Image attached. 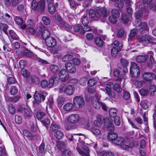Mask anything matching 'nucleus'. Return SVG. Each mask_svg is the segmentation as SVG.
<instances>
[{
    "mask_svg": "<svg viewBox=\"0 0 156 156\" xmlns=\"http://www.w3.org/2000/svg\"><path fill=\"white\" fill-rule=\"evenodd\" d=\"M137 30L135 29H133L131 30L128 39L129 41H131L132 39L135 37L137 33Z\"/></svg>",
    "mask_w": 156,
    "mask_h": 156,
    "instance_id": "c756f323",
    "label": "nucleus"
},
{
    "mask_svg": "<svg viewBox=\"0 0 156 156\" xmlns=\"http://www.w3.org/2000/svg\"><path fill=\"white\" fill-rule=\"evenodd\" d=\"M125 142V140L123 137H118V136L113 143L117 145L121 146L123 144H124Z\"/></svg>",
    "mask_w": 156,
    "mask_h": 156,
    "instance_id": "bb28decb",
    "label": "nucleus"
},
{
    "mask_svg": "<svg viewBox=\"0 0 156 156\" xmlns=\"http://www.w3.org/2000/svg\"><path fill=\"white\" fill-rule=\"evenodd\" d=\"M89 15L91 18H95V20H97L101 16V10L97 9L94 10L93 9H90L89 12Z\"/></svg>",
    "mask_w": 156,
    "mask_h": 156,
    "instance_id": "1a4fd4ad",
    "label": "nucleus"
},
{
    "mask_svg": "<svg viewBox=\"0 0 156 156\" xmlns=\"http://www.w3.org/2000/svg\"><path fill=\"white\" fill-rule=\"evenodd\" d=\"M94 43L98 46L101 47L103 46L104 43L102 39L99 37H96L94 39Z\"/></svg>",
    "mask_w": 156,
    "mask_h": 156,
    "instance_id": "72a5a7b5",
    "label": "nucleus"
},
{
    "mask_svg": "<svg viewBox=\"0 0 156 156\" xmlns=\"http://www.w3.org/2000/svg\"><path fill=\"white\" fill-rule=\"evenodd\" d=\"M74 105L71 103H67L63 107V110L68 112L72 111Z\"/></svg>",
    "mask_w": 156,
    "mask_h": 156,
    "instance_id": "412c9836",
    "label": "nucleus"
},
{
    "mask_svg": "<svg viewBox=\"0 0 156 156\" xmlns=\"http://www.w3.org/2000/svg\"><path fill=\"white\" fill-rule=\"evenodd\" d=\"M23 53L26 56L37 60L40 63L44 64L47 63V62L46 60L37 57L35 54L33 53L30 50H28L27 48H25L23 50Z\"/></svg>",
    "mask_w": 156,
    "mask_h": 156,
    "instance_id": "39448f33",
    "label": "nucleus"
},
{
    "mask_svg": "<svg viewBox=\"0 0 156 156\" xmlns=\"http://www.w3.org/2000/svg\"><path fill=\"white\" fill-rule=\"evenodd\" d=\"M82 22L84 26H87L89 23V20L87 16H84L82 20Z\"/></svg>",
    "mask_w": 156,
    "mask_h": 156,
    "instance_id": "5fc2aeb1",
    "label": "nucleus"
},
{
    "mask_svg": "<svg viewBox=\"0 0 156 156\" xmlns=\"http://www.w3.org/2000/svg\"><path fill=\"white\" fill-rule=\"evenodd\" d=\"M46 6L45 0H40L38 2H32L31 4V8L33 9L37 10L40 12H44Z\"/></svg>",
    "mask_w": 156,
    "mask_h": 156,
    "instance_id": "7ed1b4c3",
    "label": "nucleus"
},
{
    "mask_svg": "<svg viewBox=\"0 0 156 156\" xmlns=\"http://www.w3.org/2000/svg\"><path fill=\"white\" fill-rule=\"evenodd\" d=\"M154 76V74L152 73L146 72L144 73L143 78L144 80L150 81L152 80Z\"/></svg>",
    "mask_w": 156,
    "mask_h": 156,
    "instance_id": "a211bd4d",
    "label": "nucleus"
},
{
    "mask_svg": "<svg viewBox=\"0 0 156 156\" xmlns=\"http://www.w3.org/2000/svg\"><path fill=\"white\" fill-rule=\"evenodd\" d=\"M20 96L17 95L15 97H13L10 98L9 100V101L12 102H17L20 99Z\"/></svg>",
    "mask_w": 156,
    "mask_h": 156,
    "instance_id": "13d9d810",
    "label": "nucleus"
},
{
    "mask_svg": "<svg viewBox=\"0 0 156 156\" xmlns=\"http://www.w3.org/2000/svg\"><path fill=\"white\" fill-rule=\"evenodd\" d=\"M138 24V27L141 26V28L144 30H146L147 31H148L149 29L148 27L147 24L145 23H141V22L139 23Z\"/></svg>",
    "mask_w": 156,
    "mask_h": 156,
    "instance_id": "4d7b16f0",
    "label": "nucleus"
},
{
    "mask_svg": "<svg viewBox=\"0 0 156 156\" xmlns=\"http://www.w3.org/2000/svg\"><path fill=\"white\" fill-rule=\"evenodd\" d=\"M101 102H100L96 97L92 100V105L93 107L96 109H99L101 106Z\"/></svg>",
    "mask_w": 156,
    "mask_h": 156,
    "instance_id": "6ab92c4d",
    "label": "nucleus"
},
{
    "mask_svg": "<svg viewBox=\"0 0 156 156\" xmlns=\"http://www.w3.org/2000/svg\"><path fill=\"white\" fill-rule=\"evenodd\" d=\"M105 125L107 129L109 131L108 135V139L112 143H114L115 140L117 138L118 135L115 132L112 131L115 129L114 125L112 122V120L109 118H106L105 119Z\"/></svg>",
    "mask_w": 156,
    "mask_h": 156,
    "instance_id": "f257e3e1",
    "label": "nucleus"
},
{
    "mask_svg": "<svg viewBox=\"0 0 156 156\" xmlns=\"http://www.w3.org/2000/svg\"><path fill=\"white\" fill-rule=\"evenodd\" d=\"M115 6L119 8H122L124 6V3L122 0H118L115 3Z\"/></svg>",
    "mask_w": 156,
    "mask_h": 156,
    "instance_id": "c03bdc74",
    "label": "nucleus"
},
{
    "mask_svg": "<svg viewBox=\"0 0 156 156\" xmlns=\"http://www.w3.org/2000/svg\"><path fill=\"white\" fill-rule=\"evenodd\" d=\"M120 61L121 67L119 66H118L120 69L122 68V67L128 66L129 62L127 60L124 58H122L120 59Z\"/></svg>",
    "mask_w": 156,
    "mask_h": 156,
    "instance_id": "4c0bfd02",
    "label": "nucleus"
},
{
    "mask_svg": "<svg viewBox=\"0 0 156 156\" xmlns=\"http://www.w3.org/2000/svg\"><path fill=\"white\" fill-rule=\"evenodd\" d=\"M80 120V117L78 114H72L68 117V121L72 123H75L79 122Z\"/></svg>",
    "mask_w": 156,
    "mask_h": 156,
    "instance_id": "9d476101",
    "label": "nucleus"
},
{
    "mask_svg": "<svg viewBox=\"0 0 156 156\" xmlns=\"http://www.w3.org/2000/svg\"><path fill=\"white\" fill-rule=\"evenodd\" d=\"M67 144L66 140H65L64 142L59 141L57 143V147L59 149L61 150L65 148Z\"/></svg>",
    "mask_w": 156,
    "mask_h": 156,
    "instance_id": "c85d7f7f",
    "label": "nucleus"
},
{
    "mask_svg": "<svg viewBox=\"0 0 156 156\" xmlns=\"http://www.w3.org/2000/svg\"><path fill=\"white\" fill-rule=\"evenodd\" d=\"M117 110L114 108H112L109 110V113L110 116L111 118H115L117 116Z\"/></svg>",
    "mask_w": 156,
    "mask_h": 156,
    "instance_id": "473e14b6",
    "label": "nucleus"
},
{
    "mask_svg": "<svg viewBox=\"0 0 156 156\" xmlns=\"http://www.w3.org/2000/svg\"><path fill=\"white\" fill-rule=\"evenodd\" d=\"M41 85L44 88H49L48 81L46 80H43L41 81Z\"/></svg>",
    "mask_w": 156,
    "mask_h": 156,
    "instance_id": "58836bf2",
    "label": "nucleus"
},
{
    "mask_svg": "<svg viewBox=\"0 0 156 156\" xmlns=\"http://www.w3.org/2000/svg\"><path fill=\"white\" fill-rule=\"evenodd\" d=\"M18 91V89L15 86L11 87L10 90V93L11 95H14L16 94L17 93Z\"/></svg>",
    "mask_w": 156,
    "mask_h": 156,
    "instance_id": "603ef678",
    "label": "nucleus"
},
{
    "mask_svg": "<svg viewBox=\"0 0 156 156\" xmlns=\"http://www.w3.org/2000/svg\"><path fill=\"white\" fill-rule=\"evenodd\" d=\"M46 45L49 47H53L56 44V41L55 38L52 37H49L45 40Z\"/></svg>",
    "mask_w": 156,
    "mask_h": 156,
    "instance_id": "f8f14e48",
    "label": "nucleus"
},
{
    "mask_svg": "<svg viewBox=\"0 0 156 156\" xmlns=\"http://www.w3.org/2000/svg\"><path fill=\"white\" fill-rule=\"evenodd\" d=\"M15 23L18 25L21 26V28L23 29H25L26 27V25L24 23L22 18L19 16H16L14 18Z\"/></svg>",
    "mask_w": 156,
    "mask_h": 156,
    "instance_id": "4468645a",
    "label": "nucleus"
},
{
    "mask_svg": "<svg viewBox=\"0 0 156 156\" xmlns=\"http://www.w3.org/2000/svg\"><path fill=\"white\" fill-rule=\"evenodd\" d=\"M27 108V107L24 105H19L17 111L23 113V112Z\"/></svg>",
    "mask_w": 156,
    "mask_h": 156,
    "instance_id": "052dcab7",
    "label": "nucleus"
},
{
    "mask_svg": "<svg viewBox=\"0 0 156 156\" xmlns=\"http://www.w3.org/2000/svg\"><path fill=\"white\" fill-rule=\"evenodd\" d=\"M59 89L61 93H64L68 95L73 94L75 91V88L73 86L69 85L66 86L64 84L61 85Z\"/></svg>",
    "mask_w": 156,
    "mask_h": 156,
    "instance_id": "20e7f679",
    "label": "nucleus"
},
{
    "mask_svg": "<svg viewBox=\"0 0 156 156\" xmlns=\"http://www.w3.org/2000/svg\"><path fill=\"white\" fill-rule=\"evenodd\" d=\"M46 115L45 113L39 111L36 114V117L38 119H41Z\"/></svg>",
    "mask_w": 156,
    "mask_h": 156,
    "instance_id": "8fccbe9b",
    "label": "nucleus"
},
{
    "mask_svg": "<svg viewBox=\"0 0 156 156\" xmlns=\"http://www.w3.org/2000/svg\"><path fill=\"white\" fill-rule=\"evenodd\" d=\"M24 116L25 118H30L32 115L30 109L27 108L23 112Z\"/></svg>",
    "mask_w": 156,
    "mask_h": 156,
    "instance_id": "49530a36",
    "label": "nucleus"
},
{
    "mask_svg": "<svg viewBox=\"0 0 156 156\" xmlns=\"http://www.w3.org/2000/svg\"><path fill=\"white\" fill-rule=\"evenodd\" d=\"M31 80L32 83L34 84H38L40 82L39 77L35 75L31 76Z\"/></svg>",
    "mask_w": 156,
    "mask_h": 156,
    "instance_id": "7c9ffc66",
    "label": "nucleus"
},
{
    "mask_svg": "<svg viewBox=\"0 0 156 156\" xmlns=\"http://www.w3.org/2000/svg\"><path fill=\"white\" fill-rule=\"evenodd\" d=\"M59 77L61 81H65L69 79L68 73L66 70L62 69L59 73Z\"/></svg>",
    "mask_w": 156,
    "mask_h": 156,
    "instance_id": "9b49d317",
    "label": "nucleus"
},
{
    "mask_svg": "<svg viewBox=\"0 0 156 156\" xmlns=\"http://www.w3.org/2000/svg\"><path fill=\"white\" fill-rule=\"evenodd\" d=\"M122 48V44H119V46L116 47H113L111 49L112 55L113 56H115L116 55L117 53Z\"/></svg>",
    "mask_w": 156,
    "mask_h": 156,
    "instance_id": "5701e85b",
    "label": "nucleus"
},
{
    "mask_svg": "<svg viewBox=\"0 0 156 156\" xmlns=\"http://www.w3.org/2000/svg\"><path fill=\"white\" fill-rule=\"evenodd\" d=\"M9 35L10 37L13 39L15 40H18L19 37L18 35L12 30L9 31Z\"/></svg>",
    "mask_w": 156,
    "mask_h": 156,
    "instance_id": "a18cd8bd",
    "label": "nucleus"
},
{
    "mask_svg": "<svg viewBox=\"0 0 156 156\" xmlns=\"http://www.w3.org/2000/svg\"><path fill=\"white\" fill-rule=\"evenodd\" d=\"M96 83V81L94 78H92L88 80L87 84L89 86H94Z\"/></svg>",
    "mask_w": 156,
    "mask_h": 156,
    "instance_id": "338daca9",
    "label": "nucleus"
},
{
    "mask_svg": "<svg viewBox=\"0 0 156 156\" xmlns=\"http://www.w3.org/2000/svg\"><path fill=\"white\" fill-rule=\"evenodd\" d=\"M98 126L94 125L91 129L92 133L95 135H99L101 133V130L99 129Z\"/></svg>",
    "mask_w": 156,
    "mask_h": 156,
    "instance_id": "393cba45",
    "label": "nucleus"
},
{
    "mask_svg": "<svg viewBox=\"0 0 156 156\" xmlns=\"http://www.w3.org/2000/svg\"><path fill=\"white\" fill-rule=\"evenodd\" d=\"M130 73L132 77L137 78L140 75L139 68L135 62H131L130 66Z\"/></svg>",
    "mask_w": 156,
    "mask_h": 156,
    "instance_id": "423d86ee",
    "label": "nucleus"
},
{
    "mask_svg": "<svg viewBox=\"0 0 156 156\" xmlns=\"http://www.w3.org/2000/svg\"><path fill=\"white\" fill-rule=\"evenodd\" d=\"M54 134L55 137L58 140L62 139L64 136L63 133L60 130H57Z\"/></svg>",
    "mask_w": 156,
    "mask_h": 156,
    "instance_id": "cd10ccee",
    "label": "nucleus"
},
{
    "mask_svg": "<svg viewBox=\"0 0 156 156\" xmlns=\"http://www.w3.org/2000/svg\"><path fill=\"white\" fill-rule=\"evenodd\" d=\"M50 33L49 31L48 30H44L42 32L41 36L43 39L45 40L49 37H50Z\"/></svg>",
    "mask_w": 156,
    "mask_h": 156,
    "instance_id": "a878e982",
    "label": "nucleus"
},
{
    "mask_svg": "<svg viewBox=\"0 0 156 156\" xmlns=\"http://www.w3.org/2000/svg\"><path fill=\"white\" fill-rule=\"evenodd\" d=\"M130 17L129 15L123 13L122 15L121 20L124 23H126L129 21Z\"/></svg>",
    "mask_w": 156,
    "mask_h": 156,
    "instance_id": "e433bc0d",
    "label": "nucleus"
},
{
    "mask_svg": "<svg viewBox=\"0 0 156 156\" xmlns=\"http://www.w3.org/2000/svg\"><path fill=\"white\" fill-rule=\"evenodd\" d=\"M147 59L146 55H140L136 58V61L139 63H143Z\"/></svg>",
    "mask_w": 156,
    "mask_h": 156,
    "instance_id": "2f4dec72",
    "label": "nucleus"
},
{
    "mask_svg": "<svg viewBox=\"0 0 156 156\" xmlns=\"http://www.w3.org/2000/svg\"><path fill=\"white\" fill-rule=\"evenodd\" d=\"M42 20L43 23L46 25L49 24L50 22V18L48 16H43L42 18Z\"/></svg>",
    "mask_w": 156,
    "mask_h": 156,
    "instance_id": "864d4df0",
    "label": "nucleus"
},
{
    "mask_svg": "<svg viewBox=\"0 0 156 156\" xmlns=\"http://www.w3.org/2000/svg\"><path fill=\"white\" fill-rule=\"evenodd\" d=\"M97 119L95 120L94 121V124L98 126H99L102 122L101 117L100 115H98L97 116Z\"/></svg>",
    "mask_w": 156,
    "mask_h": 156,
    "instance_id": "6e6d98bb",
    "label": "nucleus"
},
{
    "mask_svg": "<svg viewBox=\"0 0 156 156\" xmlns=\"http://www.w3.org/2000/svg\"><path fill=\"white\" fill-rule=\"evenodd\" d=\"M21 69L22 70L20 72L21 74L25 78H29L30 76V73L25 69Z\"/></svg>",
    "mask_w": 156,
    "mask_h": 156,
    "instance_id": "f704fd0d",
    "label": "nucleus"
},
{
    "mask_svg": "<svg viewBox=\"0 0 156 156\" xmlns=\"http://www.w3.org/2000/svg\"><path fill=\"white\" fill-rule=\"evenodd\" d=\"M54 1L52 0V1L47 2L48 3V10L51 14L54 13L55 10V6L54 5Z\"/></svg>",
    "mask_w": 156,
    "mask_h": 156,
    "instance_id": "4be33fe9",
    "label": "nucleus"
},
{
    "mask_svg": "<svg viewBox=\"0 0 156 156\" xmlns=\"http://www.w3.org/2000/svg\"><path fill=\"white\" fill-rule=\"evenodd\" d=\"M126 32L124 29H121L119 30L117 34V36L119 38H121L125 37L126 35Z\"/></svg>",
    "mask_w": 156,
    "mask_h": 156,
    "instance_id": "c9c22d12",
    "label": "nucleus"
},
{
    "mask_svg": "<svg viewBox=\"0 0 156 156\" xmlns=\"http://www.w3.org/2000/svg\"><path fill=\"white\" fill-rule=\"evenodd\" d=\"M111 14L112 16L117 18H118L120 15L119 11L115 9H112L111 11Z\"/></svg>",
    "mask_w": 156,
    "mask_h": 156,
    "instance_id": "79ce46f5",
    "label": "nucleus"
},
{
    "mask_svg": "<svg viewBox=\"0 0 156 156\" xmlns=\"http://www.w3.org/2000/svg\"><path fill=\"white\" fill-rule=\"evenodd\" d=\"M142 5H143V7L141 9V10H140L138 12H136V13H135V17L137 20V21L139 23L141 22L140 18L141 17L142 15V12H141L144 11L145 9L144 5L143 4Z\"/></svg>",
    "mask_w": 156,
    "mask_h": 156,
    "instance_id": "b1692460",
    "label": "nucleus"
},
{
    "mask_svg": "<svg viewBox=\"0 0 156 156\" xmlns=\"http://www.w3.org/2000/svg\"><path fill=\"white\" fill-rule=\"evenodd\" d=\"M71 153V151L66 149L62 152V156H70Z\"/></svg>",
    "mask_w": 156,
    "mask_h": 156,
    "instance_id": "69168bd1",
    "label": "nucleus"
},
{
    "mask_svg": "<svg viewBox=\"0 0 156 156\" xmlns=\"http://www.w3.org/2000/svg\"><path fill=\"white\" fill-rule=\"evenodd\" d=\"M113 89L118 92H120L122 90V89L120 87V85L119 83H116L114 85H113Z\"/></svg>",
    "mask_w": 156,
    "mask_h": 156,
    "instance_id": "3c124183",
    "label": "nucleus"
},
{
    "mask_svg": "<svg viewBox=\"0 0 156 156\" xmlns=\"http://www.w3.org/2000/svg\"><path fill=\"white\" fill-rule=\"evenodd\" d=\"M79 153L82 156H90V150L89 148L86 146H84L83 148V151L80 149H77Z\"/></svg>",
    "mask_w": 156,
    "mask_h": 156,
    "instance_id": "f3484780",
    "label": "nucleus"
},
{
    "mask_svg": "<svg viewBox=\"0 0 156 156\" xmlns=\"http://www.w3.org/2000/svg\"><path fill=\"white\" fill-rule=\"evenodd\" d=\"M152 40L147 35L143 36L138 38V41L144 44H147L151 42Z\"/></svg>",
    "mask_w": 156,
    "mask_h": 156,
    "instance_id": "ddd939ff",
    "label": "nucleus"
},
{
    "mask_svg": "<svg viewBox=\"0 0 156 156\" xmlns=\"http://www.w3.org/2000/svg\"><path fill=\"white\" fill-rule=\"evenodd\" d=\"M48 94V93L45 91H43L41 93H40L38 91H36L34 96V100L33 101V106L37 107L40 105L41 101L45 100Z\"/></svg>",
    "mask_w": 156,
    "mask_h": 156,
    "instance_id": "f03ea898",
    "label": "nucleus"
},
{
    "mask_svg": "<svg viewBox=\"0 0 156 156\" xmlns=\"http://www.w3.org/2000/svg\"><path fill=\"white\" fill-rule=\"evenodd\" d=\"M59 128V126L56 124H52L50 127V129L52 131H54Z\"/></svg>",
    "mask_w": 156,
    "mask_h": 156,
    "instance_id": "774afa93",
    "label": "nucleus"
},
{
    "mask_svg": "<svg viewBox=\"0 0 156 156\" xmlns=\"http://www.w3.org/2000/svg\"><path fill=\"white\" fill-rule=\"evenodd\" d=\"M59 79L58 77L53 76L50 78L48 81L49 88H51L53 86H56L59 82Z\"/></svg>",
    "mask_w": 156,
    "mask_h": 156,
    "instance_id": "dca6fc26",
    "label": "nucleus"
},
{
    "mask_svg": "<svg viewBox=\"0 0 156 156\" xmlns=\"http://www.w3.org/2000/svg\"><path fill=\"white\" fill-rule=\"evenodd\" d=\"M73 59V56L72 55L67 54L63 56L62 60L64 62H69Z\"/></svg>",
    "mask_w": 156,
    "mask_h": 156,
    "instance_id": "ea45409f",
    "label": "nucleus"
},
{
    "mask_svg": "<svg viewBox=\"0 0 156 156\" xmlns=\"http://www.w3.org/2000/svg\"><path fill=\"white\" fill-rule=\"evenodd\" d=\"M65 67L68 72L71 73H74L76 72V69L75 66L70 62L66 63Z\"/></svg>",
    "mask_w": 156,
    "mask_h": 156,
    "instance_id": "2eb2a0df",
    "label": "nucleus"
},
{
    "mask_svg": "<svg viewBox=\"0 0 156 156\" xmlns=\"http://www.w3.org/2000/svg\"><path fill=\"white\" fill-rule=\"evenodd\" d=\"M27 63L26 60H21L19 62V65L21 69H24Z\"/></svg>",
    "mask_w": 156,
    "mask_h": 156,
    "instance_id": "bf43d9fd",
    "label": "nucleus"
},
{
    "mask_svg": "<svg viewBox=\"0 0 156 156\" xmlns=\"http://www.w3.org/2000/svg\"><path fill=\"white\" fill-rule=\"evenodd\" d=\"M73 30L74 32L78 33L81 34L85 33V30L83 27L80 25H76L73 27Z\"/></svg>",
    "mask_w": 156,
    "mask_h": 156,
    "instance_id": "aec40b11",
    "label": "nucleus"
},
{
    "mask_svg": "<svg viewBox=\"0 0 156 156\" xmlns=\"http://www.w3.org/2000/svg\"><path fill=\"white\" fill-rule=\"evenodd\" d=\"M8 110L9 112L12 115L15 113L16 110L13 105L12 104H9L8 105Z\"/></svg>",
    "mask_w": 156,
    "mask_h": 156,
    "instance_id": "a19ab883",
    "label": "nucleus"
},
{
    "mask_svg": "<svg viewBox=\"0 0 156 156\" xmlns=\"http://www.w3.org/2000/svg\"><path fill=\"white\" fill-rule=\"evenodd\" d=\"M0 27L2 28L3 31L7 35L8 34L7 29L8 28V25L5 23H2L0 24Z\"/></svg>",
    "mask_w": 156,
    "mask_h": 156,
    "instance_id": "09e8293b",
    "label": "nucleus"
},
{
    "mask_svg": "<svg viewBox=\"0 0 156 156\" xmlns=\"http://www.w3.org/2000/svg\"><path fill=\"white\" fill-rule=\"evenodd\" d=\"M153 52L152 51H150L148 52L147 55H146L147 59L148 58L151 62L153 63L154 62V59L153 56Z\"/></svg>",
    "mask_w": 156,
    "mask_h": 156,
    "instance_id": "de8ad7c7",
    "label": "nucleus"
},
{
    "mask_svg": "<svg viewBox=\"0 0 156 156\" xmlns=\"http://www.w3.org/2000/svg\"><path fill=\"white\" fill-rule=\"evenodd\" d=\"M101 16L102 15L104 17L108 16L109 14V12L105 9H103L102 10H101Z\"/></svg>",
    "mask_w": 156,
    "mask_h": 156,
    "instance_id": "0e129e2a",
    "label": "nucleus"
},
{
    "mask_svg": "<svg viewBox=\"0 0 156 156\" xmlns=\"http://www.w3.org/2000/svg\"><path fill=\"white\" fill-rule=\"evenodd\" d=\"M113 87V83L112 82H108L105 88V90L107 93L109 98H114L115 96V93L111 90V89Z\"/></svg>",
    "mask_w": 156,
    "mask_h": 156,
    "instance_id": "6e6552de",
    "label": "nucleus"
},
{
    "mask_svg": "<svg viewBox=\"0 0 156 156\" xmlns=\"http://www.w3.org/2000/svg\"><path fill=\"white\" fill-rule=\"evenodd\" d=\"M73 103L74 106L77 108H82L85 105L84 99L80 96L74 97L73 99Z\"/></svg>",
    "mask_w": 156,
    "mask_h": 156,
    "instance_id": "0eeeda50",
    "label": "nucleus"
},
{
    "mask_svg": "<svg viewBox=\"0 0 156 156\" xmlns=\"http://www.w3.org/2000/svg\"><path fill=\"white\" fill-rule=\"evenodd\" d=\"M65 99L62 97L59 98L58 99V105L59 107H61L64 103Z\"/></svg>",
    "mask_w": 156,
    "mask_h": 156,
    "instance_id": "e2e57ef3",
    "label": "nucleus"
},
{
    "mask_svg": "<svg viewBox=\"0 0 156 156\" xmlns=\"http://www.w3.org/2000/svg\"><path fill=\"white\" fill-rule=\"evenodd\" d=\"M156 91V86L154 85H151L149 87L150 93L151 95H153V93Z\"/></svg>",
    "mask_w": 156,
    "mask_h": 156,
    "instance_id": "680f3d73",
    "label": "nucleus"
},
{
    "mask_svg": "<svg viewBox=\"0 0 156 156\" xmlns=\"http://www.w3.org/2000/svg\"><path fill=\"white\" fill-rule=\"evenodd\" d=\"M50 70L54 73H56L58 72L59 68L56 65H52L50 67Z\"/></svg>",
    "mask_w": 156,
    "mask_h": 156,
    "instance_id": "37998d69",
    "label": "nucleus"
}]
</instances>
